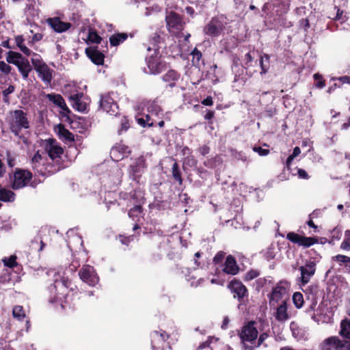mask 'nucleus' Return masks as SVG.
Masks as SVG:
<instances>
[{"label": "nucleus", "instance_id": "10", "mask_svg": "<svg viewBox=\"0 0 350 350\" xmlns=\"http://www.w3.org/2000/svg\"><path fill=\"white\" fill-rule=\"evenodd\" d=\"M146 167L147 164L144 157H139L135 159V161L129 167V174L130 177L133 180L138 182Z\"/></svg>", "mask_w": 350, "mask_h": 350}, {"label": "nucleus", "instance_id": "29", "mask_svg": "<svg viewBox=\"0 0 350 350\" xmlns=\"http://www.w3.org/2000/svg\"><path fill=\"white\" fill-rule=\"evenodd\" d=\"M129 36L126 33H116L110 36L109 43L112 46H117L123 43Z\"/></svg>", "mask_w": 350, "mask_h": 350}, {"label": "nucleus", "instance_id": "14", "mask_svg": "<svg viewBox=\"0 0 350 350\" xmlns=\"http://www.w3.org/2000/svg\"><path fill=\"white\" fill-rule=\"evenodd\" d=\"M228 288L233 293L234 298L239 301H243L244 298L248 296V290L247 287L237 279H233L228 284Z\"/></svg>", "mask_w": 350, "mask_h": 350}, {"label": "nucleus", "instance_id": "2", "mask_svg": "<svg viewBox=\"0 0 350 350\" xmlns=\"http://www.w3.org/2000/svg\"><path fill=\"white\" fill-rule=\"evenodd\" d=\"M71 280L68 278L63 277L60 280L54 282L52 289L55 290V295L51 297L49 301L53 304H59L62 310L70 309L75 306L72 303L75 299L73 293L70 295L72 288L70 287Z\"/></svg>", "mask_w": 350, "mask_h": 350}, {"label": "nucleus", "instance_id": "27", "mask_svg": "<svg viewBox=\"0 0 350 350\" xmlns=\"http://www.w3.org/2000/svg\"><path fill=\"white\" fill-rule=\"evenodd\" d=\"M152 338V346L153 348L155 347L154 341L158 340L162 343L165 342L170 338V335L164 330L161 329L160 331H153L151 333Z\"/></svg>", "mask_w": 350, "mask_h": 350}, {"label": "nucleus", "instance_id": "49", "mask_svg": "<svg viewBox=\"0 0 350 350\" xmlns=\"http://www.w3.org/2000/svg\"><path fill=\"white\" fill-rule=\"evenodd\" d=\"M313 78L316 82L315 86L318 88H323L325 86V81L323 79L321 75L315 73Z\"/></svg>", "mask_w": 350, "mask_h": 350}, {"label": "nucleus", "instance_id": "55", "mask_svg": "<svg viewBox=\"0 0 350 350\" xmlns=\"http://www.w3.org/2000/svg\"><path fill=\"white\" fill-rule=\"evenodd\" d=\"M70 19L75 27H79L81 23V16L79 14L73 13Z\"/></svg>", "mask_w": 350, "mask_h": 350}, {"label": "nucleus", "instance_id": "31", "mask_svg": "<svg viewBox=\"0 0 350 350\" xmlns=\"http://www.w3.org/2000/svg\"><path fill=\"white\" fill-rule=\"evenodd\" d=\"M172 176L175 182H177L179 185H183V179L182 178V172L180 171L178 163L175 161L172 167Z\"/></svg>", "mask_w": 350, "mask_h": 350}, {"label": "nucleus", "instance_id": "9", "mask_svg": "<svg viewBox=\"0 0 350 350\" xmlns=\"http://www.w3.org/2000/svg\"><path fill=\"white\" fill-rule=\"evenodd\" d=\"M166 26L170 32L181 31L185 23L181 15L174 11H170L165 16Z\"/></svg>", "mask_w": 350, "mask_h": 350}, {"label": "nucleus", "instance_id": "23", "mask_svg": "<svg viewBox=\"0 0 350 350\" xmlns=\"http://www.w3.org/2000/svg\"><path fill=\"white\" fill-rule=\"evenodd\" d=\"M222 271L227 274L234 275L238 273L239 267L237 263L235 258L232 255H228L224 264Z\"/></svg>", "mask_w": 350, "mask_h": 350}, {"label": "nucleus", "instance_id": "64", "mask_svg": "<svg viewBox=\"0 0 350 350\" xmlns=\"http://www.w3.org/2000/svg\"><path fill=\"white\" fill-rule=\"evenodd\" d=\"M201 103L205 106H212L213 105V98L211 96H208L202 100Z\"/></svg>", "mask_w": 350, "mask_h": 350}, {"label": "nucleus", "instance_id": "22", "mask_svg": "<svg viewBox=\"0 0 350 350\" xmlns=\"http://www.w3.org/2000/svg\"><path fill=\"white\" fill-rule=\"evenodd\" d=\"M83 96L82 92L72 94L69 96L68 99L72 107L79 112H84L86 110L87 105L81 100Z\"/></svg>", "mask_w": 350, "mask_h": 350}, {"label": "nucleus", "instance_id": "41", "mask_svg": "<svg viewBox=\"0 0 350 350\" xmlns=\"http://www.w3.org/2000/svg\"><path fill=\"white\" fill-rule=\"evenodd\" d=\"M13 317L19 321H23L25 317V313L23 306H16L12 310Z\"/></svg>", "mask_w": 350, "mask_h": 350}, {"label": "nucleus", "instance_id": "18", "mask_svg": "<svg viewBox=\"0 0 350 350\" xmlns=\"http://www.w3.org/2000/svg\"><path fill=\"white\" fill-rule=\"evenodd\" d=\"M100 108L110 115H116L118 106L113 99L109 95H102L100 99Z\"/></svg>", "mask_w": 350, "mask_h": 350}, {"label": "nucleus", "instance_id": "51", "mask_svg": "<svg viewBox=\"0 0 350 350\" xmlns=\"http://www.w3.org/2000/svg\"><path fill=\"white\" fill-rule=\"evenodd\" d=\"M191 55L193 56L192 61L193 64H199L202 58V53L196 47L192 51Z\"/></svg>", "mask_w": 350, "mask_h": 350}, {"label": "nucleus", "instance_id": "34", "mask_svg": "<svg viewBox=\"0 0 350 350\" xmlns=\"http://www.w3.org/2000/svg\"><path fill=\"white\" fill-rule=\"evenodd\" d=\"M223 161L220 156L216 155L204 161V165L208 168L214 169L221 165Z\"/></svg>", "mask_w": 350, "mask_h": 350}, {"label": "nucleus", "instance_id": "39", "mask_svg": "<svg viewBox=\"0 0 350 350\" xmlns=\"http://www.w3.org/2000/svg\"><path fill=\"white\" fill-rule=\"evenodd\" d=\"M336 350H350V340L348 339L340 340L335 337Z\"/></svg>", "mask_w": 350, "mask_h": 350}, {"label": "nucleus", "instance_id": "58", "mask_svg": "<svg viewBox=\"0 0 350 350\" xmlns=\"http://www.w3.org/2000/svg\"><path fill=\"white\" fill-rule=\"evenodd\" d=\"M210 150H211V148L208 146L207 145H203L202 146H200L198 149V151L199 152V153L202 155V156H206L208 154H209L210 152Z\"/></svg>", "mask_w": 350, "mask_h": 350}, {"label": "nucleus", "instance_id": "47", "mask_svg": "<svg viewBox=\"0 0 350 350\" xmlns=\"http://www.w3.org/2000/svg\"><path fill=\"white\" fill-rule=\"evenodd\" d=\"M259 275H260L259 271H258L256 269H250L245 273V275L243 278V280L246 282L250 281V280H252L256 278Z\"/></svg>", "mask_w": 350, "mask_h": 350}, {"label": "nucleus", "instance_id": "57", "mask_svg": "<svg viewBox=\"0 0 350 350\" xmlns=\"http://www.w3.org/2000/svg\"><path fill=\"white\" fill-rule=\"evenodd\" d=\"M6 161L9 167H13L14 166L15 159L12 156L11 152L9 150L6 151Z\"/></svg>", "mask_w": 350, "mask_h": 350}, {"label": "nucleus", "instance_id": "62", "mask_svg": "<svg viewBox=\"0 0 350 350\" xmlns=\"http://www.w3.org/2000/svg\"><path fill=\"white\" fill-rule=\"evenodd\" d=\"M269 337V334L267 332L262 333L258 340V347L263 344L264 341Z\"/></svg>", "mask_w": 350, "mask_h": 350}, {"label": "nucleus", "instance_id": "63", "mask_svg": "<svg viewBox=\"0 0 350 350\" xmlns=\"http://www.w3.org/2000/svg\"><path fill=\"white\" fill-rule=\"evenodd\" d=\"M180 152L184 156L187 155V157H190L191 156L192 154V150L189 148L188 146H183L181 148Z\"/></svg>", "mask_w": 350, "mask_h": 350}, {"label": "nucleus", "instance_id": "48", "mask_svg": "<svg viewBox=\"0 0 350 350\" xmlns=\"http://www.w3.org/2000/svg\"><path fill=\"white\" fill-rule=\"evenodd\" d=\"M340 248L347 251L350 250V230L345 232V238L340 245Z\"/></svg>", "mask_w": 350, "mask_h": 350}, {"label": "nucleus", "instance_id": "24", "mask_svg": "<svg viewBox=\"0 0 350 350\" xmlns=\"http://www.w3.org/2000/svg\"><path fill=\"white\" fill-rule=\"evenodd\" d=\"M180 78V74L174 70H168L162 77L161 79L163 81L167 83V85L170 88H174L176 86L178 81Z\"/></svg>", "mask_w": 350, "mask_h": 350}, {"label": "nucleus", "instance_id": "35", "mask_svg": "<svg viewBox=\"0 0 350 350\" xmlns=\"http://www.w3.org/2000/svg\"><path fill=\"white\" fill-rule=\"evenodd\" d=\"M46 98L59 108L66 103L62 96L59 94H47Z\"/></svg>", "mask_w": 350, "mask_h": 350}, {"label": "nucleus", "instance_id": "30", "mask_svg": "<svg viewBox=\"0 0 350 350\" xmlns=\"http://www.w3.org/2000/svg\"><path fill=\"white\" fill-rule=\"evenodd\" d=\"M15 193L4 187H2L0 185V201L2 202H14L15 200Z\"/></svg>", "mask_w": 350, "mask_h": 350}, {"label": "nucleus", "instance_id": "54", "mask_svg": "<svg viewBox=\"0 0 350 350\" xmlns=\"http://www.w3.org/2000/svg\"><path fill=\"white\" fill-rule=\"evenodd\" d=\"M252 149L254 152H257L261 157L267 156L270 152L269 149H264L260 146H254Z\"/></svg>", "mask_w": 350, "mask_h": 350}, {"label": "nucleus", "instance_id": "15", "mask_svg": "<svg viewBox=\"0 0 350 350\" xmlns=\"http://www.w3.org/2000/svg\"><path fill=\"white\" fill-rule=\"evenodd\" d=\"M131 153V148L120 142L112 147L110 151V157L113 161L118 162L127 157Z\"/></svg>", "mask_w": 350, "mask_h": 350}, {"label": "nucleus", "instance_id": "25", "mask_svg": "<svg viewBox=\"0 0 350 350\" xmlns=\"http://www.w3.org/2000/svg\"><path fill=\"white\" fill-rule=\"evenodd\" d=\"M15 66H17L23 78L24 79H27L29 77V72L32 70V68L28 59L23 56L22 58L17 62Z\"/></svg>", "mask_w": 350, "mask_h": 350}, {"label": "nucleus", "instance_id": "33", "mask_svg": "<svg viewBox=\"0 0 350 350\" xmlns=\"http://www.w3.org/2000/svg\"><path fill=\"white\" fill-rule=\"evenodd\" d=\"M25 38L22 35L16 36L15 37V42L18 48L27 56H29L31 54V51L28 49L25 44Z\"/></svg>", "mask_w": 350, "mask_h": 350}, {"label": "nucleus", "instance_id": "21", "mask_svg": "<svg viewBox=\"0 0 350 350\" xmlns=\"http://www.w3.org/2000/svg\"><path fill=\"white\" fill-rule=\"evenodd\" d=\"M47 22L51 27L57 33L64 32L72 26L70 23L63 22L58 17L50 18L47 20Z\"/></svg>", "mask_w": 350, "mask_h": 350}, {"label": "nucleus", "instance_id": "8", "mask_svg": "<svg viewBox=\"0 0 350 350\" xmlns=\"http://www.w3.org/2000/svg\"><path fill=\"white\" fill-rule=\"evenodd\" d=\"M146 62L150 72L152 75H158L167 68V63L159 53H154V55L146 59Z\"/></svg>", "mask_w": 350, "mask_h": 350}, {"label": "nucleus", "instance_id": "43", "mask_svg": "<svg viewBox=\"0 0 350 350\" xmlns=\"http://www.w3.org/2000/svg\"><path fill=\"white\" fill-rule=\"evenodd\" d=\"M88 40L92 43L100 44L102 38L93 29H90L88 32Z\"/></svg>", "mask_w": 350, "mask_h": 350}, {"label": "nucleus", "instance_id": "1", "mask_svg": "<svg viewBox=\"0 0 350 350\" xmlns=\"http://www.w3.org/2000/svg\"><path fill=\"white\" fill-rule=\"evenodd\" d=\"M7 122L10 132L24 144L29 146L31 142L26 134H29L27 130L30 128V122L27 113L21 109L11 111L7 118Z\"/></svg>", "mask_w": 350, "mask_h": 350}, {"label": "nucleus", "instance_id": "44", "mask_svg": "<svg viewBox=\"0 0 350 350\" xmlns=\"http://www.w3.org/2000/svg\"><path fill=\"white\" fill-rule=\"evenodd\" d=\"M120 128L118 129V133L121 135L122 133L126 132L130 127L129 120L126 116H122L120 121Z\"/></svg>", "mask_w": 350, "mask_h": 350}, {"label": "nucleus", "instance_id": "37", "mask_svg": "<svg viewBox=\"0 0 350 350\" xmlns=\"http://www.w3.org/2000/svg\"><path fill=\"white\" fill-rule=\"evenodd\" d=\"M23 55L21 53L16 51H10L7 53L6 61L8 64H12L14 65H16L17 62L20 60V59H21Z\"/></svg>", "mask_w": 350, "mask_h": 350}, {"label": "nucleus", "instance_id": "7", "mask_svg": "<svg viewBox=\"0 0 350 350\" xmlns=\"http://www.w3.org/2000/svg\"><path fill=\"white\" fill-rule=\"evenodd\" d=\"M225 29V25L218 16L213 17L204 27L203 33L211 38L219 36Z\"/></svg>", "mask_w": 350, "mask_h": 350}, {"label": "nucleus", "instance_id": "17", "mask_svg": "<svg viewBox=\"0 0 350 350\" xmlns=\"http://www.w3.org/2000/svg\"><path fill=\"white\" fill-rule=\"evenodd\" d=\"M166 34L162 31H157L149 37L150 45L147 46L148 51L153 50L154 53H159L161 44L165 43Z\"/></svg>", "mask_w": 350, "mask_h": 350}, {"label": "nucleus", "instance_id": "42", "mask_svg": "<svg viewBox=\"0 0 350 350\" xmlns=\"http://www.w3.org/2000/svg\"><path fill=\"white\" fill-rule=\"evenodd\" d=\"M293 302L297 308H301L304 303L303 295L299 292H296L293 295Z\"/></svg>", "mask_w": 350, "mask_h": 350}, {"label": "nucleus", "instance_id": "61", "mask_svg": "<svg viewBox=\"0 0 350 350\" xmlns=\"http://www.w3.org/2000/svg\"><path fill=\"white\" fill-rule=\"evenodd\" d=\"M79 266L80 262L78 260L75 259V255H74V258L71 262L69 267L72 271H76Z\"/></svg>", "mask_w": 350, "mask_h": 350}, {"label": "nucleus", "instance_id": "6", "mask_svg": "<svg viewBox=\"0 0 350 350\" xmlns=\"http://www.w3.org/2000/svg\"><path fill=\"white\" fill-rule=\"evenodd\" d=\"M32 173L27 170L16 168L13 174L12 180V188L14 190L26 187L32 179Z\"/></svg>", "mask_w": 350, "mask_h": 350}, {"label": "nucleus", "instance_id": "16", "mask_svg": "<svg viewBox=\"0 0 350 350\" xmlns=\"http://www.w3.org/2000/svg\"><path fill=\"white\" fill-rule=\"evenodd\" d=\"M256 324L255 321H251L243 325L239 334L243 341L252 342L257 338L258 332L255 326Z\"/></svg>", "mask_w": 350, "mask_h": 350}, {"label": "nucleus", "instance_id": "11", "mask_svg": "<svg viewBox=\"0 0 350 350\" xmlns=\"http://www.w3.org/2000/svg\"><path fill=\"white\" fill-rule=\"evenodd\" d=\"M286 239L293 243L297 244L299 246H302L305 248L310 247L319 243V239L317 237L301 236L294 232L287 233Z\"/></svg>", "mask_w": 350, "mask_h": 350}, {"label": "nucleus", "instance_id": "19", "mask_svg": "<svg viewBox=\"0 0 350 350\" xmlns=\"http://www.w3.org/2000/svg\"><path fill=\"white\" fill-rule=\"evenodd\" d=\"M299 270L301 271V282L302 284H306L309 282L310 278L315 273L316 263L313 261H309L304 266H301Z\"/></svg>", "mask_w": 350, "mask_h": 350}, {"label": "nucleus", "instance_id": "38", "mask_svg": "<svg viewBox=\"0 0 350 350\" xmlns=\"http://www.w3.org/2000/svg\"><path fill=\"white\" fill-rule=\"evenodd\" d=\"M332 260L338 262L344 263L346 269L350 272V257L342 254H338L333 256Z\"/></svg>", "mask_w": 350, "mask_h": 350}, {"label": "nucleus", "instance_id": "32", "mask_svg": "<svg viewBox=\"0 0 350 350\" xmlns=\"http://www.w3.org/2000/svg\"><path fill=\"white\" fill-rule=\"evenodd\" d=\"M340 334L342 337L350 340V321L345 319L341 321Z\"/></svg>", "mask_w": 350, "mask_h": 350}, {"label": "nucleus", "instance_id": "5", "mask_svg": "<svg viewBox=\"0 0 350 350\" xmlns=\"http://www.w3.org/2000/svg\"><path fill=\"white\" fill-rule=\"evenodd\" d=\"M31 64L38 77L46 85H50L53 79V70L49 66L39 58H32Z\"/></svg>", "mask_w": 350, "mask_h": 350}, {"label": "nucleus", "instance_id": "53", "mask_svg": "<svg viewBox=\"0 0 350 350\" xmlns=\"http://www.w3.org/2000/svg\"><path fill=\"white\" fill-rule=\"evenodd\" d=\"M12 67L3 61H0V72L5 75L11 72Z\"/></svg>", "mask_w": 350, "mask_h": 350}, {"label": "nucleus", "instance_id": "20", "mask_svg": "<svg viewBox=\"0 0 350 350\" xmlns=\"http://www.w3.org/2000/svg\"><path fill=\"white\" fill-rule=\"evenodd\" d=\"M85 54L96 65L104 64L105 55L97 49V47H88L85 49Z\"/></svg>", "mask_w": 350, "mask_h": 350}, {"label": "nucleus", "instance_id": "60", "mask_svg": "<svg viewBox=\"0 0 350 350\" xmlns=\"http://www.w3.org/2000/svg\"><path fill=\"white\" fill-rule=\"evenodd\" d=\"M145 121L147 124V126H153L154 124H156V122L152 119V115L147 114L145 116Z\"/></svg>", "mask_w": 350, "mask_h": 350}, {"label": "nucleus", "instance_id": "36", "mask_svg": "<svg viewBox=\"0 0 350 350\" xmlns=\"http://www.w3.org/2000/svg\"><path fill=\"white\" fill-rule=\"evenodd\" d=\"M321 350H336L335 336L325 339L320 346Z\"/></svg>", "mask_w": 350, "mask_h": 350}, {"label": "nucleus", "instance_id": "12", "mask_svg": "<svg viewBox=\"0 0 350 350\" xmlns=\"http://www.w3.org/2000/svg\"><path fill=\"white\" fill-rule=\"evenodd\" d=\"M79 275L81 280L89 284L94 286L98 283L99 278L94 268V267L85 265L79 271Z\"/></svg>", "mask_w": 350, "mask_h": 350}, {"label": "nucleus", "instance_id": "4", "mask_svg": "<svg viewBox=\"0 0 350 350\" xmlns=\"http://www.w3.org/2000/svg\"><path fill=\"white\" fill-rule=\"evenodd\" d=\"M291 284L286 280H280L267 295L271 306H275L279 301H286L289 299Z\"/></svg>", "mask_w": 350, "mask_h": 350}, {"label": "nucleus", "instance_id": "46", "mask_svg": "<svg viewBox=\"0 0 350 350\" xmlns=\"http://www.w3.org/2000/svg\"><path fill=\"white\" fill-rule=\"evenodd\" d=\"M15 90V88L12 85H10L8 88L4 90L2 92L3 94V100L4 103L9 104L10 103V98L9 95L14 92Z\"/></svg>", "mask_w": 350, "mask_h": 350}, {"label": "nucleus", "instance_id": "28", "mask_svg": "<svg viewBox=\"0 0 350 350\" xmlns=\"http://www.w3.org/2000/svg\"><path fill=\"white\" fill-rule=\"evenodd\" d=\"M275 318L280 321H284L288 319L289 316L287 313V304L286 301H283L277 308Z\"/></svg>", "mask_w": 350, "mask_h": 350}, {"label": "nucleus", "instance_id": "26", "mask_svg": "<svg viewBox=\"0 0 350 350\" xmlns=\"http://www.w3.org/2000/svg\"><path fill=\"white\" fill-rule=\"evenodd\" d=\"M57 134L60 139L65 142H73L75 141V135L62 124L57 126Z\"/></svg>", "mask_w": 350, "mask_h": 350}, {"label": "nucleus", "instance_id": "50", "mask_svg": "<svg viewBox=\"0 0 350 350\" xmlns=\"http://www.w3.org/2000/svg\"><path fill=\"white\" fill-rule=\"evenodd\" d=\"M3 261L4 265L10 268H14L18 265L16 256H11L8 258H5Z\"/></svg>", "mask_w": 350, "mask_h": 350}, {"label": "nucleus", "instance_id": "40", "mask_svg": "<svg viewBox=\"0 0 350 350\" xmlns=\"http://www.w3.org/2000/svg\"><path fill=\"white\" fill-rule=\"evenodd\" d=\"M260 66L261 68L260 74H265L269 66V56L268 55L265 54L264 56H260Z\"/></svg>", "mask_w": 350, "mask_h": 350}, {"label": "nucleus", "instance_id": "3", "mask_svg": "<svg viewBox=\"0 0 350 350\" xmlns=\"http://www.w3.org/2000/svg\"><path fill=\"white\" fill-rule=\"evenodd\" d=\"M44 148L51 160L49 161L47 167L51 174H54L66 167L64 161L62 159L64 149L55 139H46Z\"/></svg>", "mask_w": 350, "mask_h": 350}, {"label": "nucleus", "instance_id": "13", "mask_svg": "<svg viewBox=\"0 0 350 350\" xmlns=\"http://www.w3.org/2000/svg\"><path fill=\"white\" fill-rule=\"evenodd\" d=\"M32 168L38 174L42 176H51V173L48 171V163L49 161L44 160L42 156L40 154V151L38 150L31 160Z\"/></svg>", "mask_w": 350, "mask_h": 350}, {"label": "nucleus", "instance_id": "56", "mask_svg": "<svg viewBox=\"0 0 350 350\" xmlns=\"http://www.w3.org/2000/svg\"><path fill=\"white\" fill-rule=\"evenodd\" d=\"M315 214V211H313L312 213L309 215V219L306 222L307 225L310 227L314 229V231L316 232L318 227L314 223L313 219H314V215Z\"/></svg>", "mask_w": 350, "mask_h": 350}, {"label": "nucleus", "instance_id": "59", "mask_svg": "<svg viewBox=\"0 0 350 350\" xmlns=\"http://www.w3.org/2000/svg\"><path fill=\"white\" fill-rule=\"evenodd\" d=\"M202 253L198 252L194 254V264L197 267H202L204 263L200 261L199 258L201 257Z\"/></svg>", "mask_w": 350, "mask_h": 350}, {"label": "nucleus", "instance_id": "45", "mask_svg": "<svg viewBox=\"0 0 350 350\" xmlns=\"http://www.w3.org/2000/svg\"><path fill=\"white\" fill-rule=\"evenodd\" d=\"M142 211L143 208L141 205H135L129 211L128 215L129 217L134 219L142 213Z\"/></svg>", "mask_w": 350, "mask_h": 350}, {"label": "nucleus", "instance_id": "52", "mask_svg": "<svg viewBox=\"0 0 350 350\" xmlns=\"http://www.w3.org/2000/svg\"><path fill=\"white\" fill-rule=\"evenodd\" d=\"M225 256H226V253L224 252H223V251L218 252L213 257V262L215 265H218V264L222 263V262L224 261V259L225 258Z\"/></svg>", "mask_w": 350, "mask_h": 350}]
</instances>
